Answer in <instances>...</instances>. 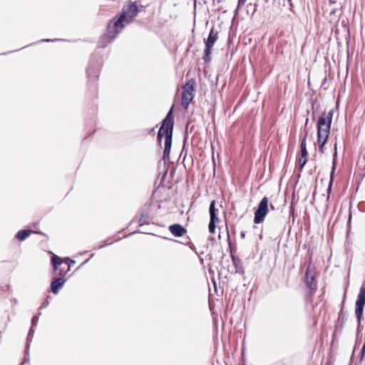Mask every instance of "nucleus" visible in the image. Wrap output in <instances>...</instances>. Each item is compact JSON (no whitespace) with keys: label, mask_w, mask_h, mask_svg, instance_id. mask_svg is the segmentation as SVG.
<instances>
[{"label":"nucleus","mask_w":365,"mask_h":365,"mask_svg":"<svg viewBox=\"0 0 365 365\" xmlns=\"http://www.w3.org/2000/svg\"><path fill=\"white\" fill-rule=\"evenodd\" d=\"M294 213V208L292 207V205L290 206V214H293Z\"/></svg>","instance_id":"29"},{"label":"nucleus","mask_w":365,"mask_h":365,"mask_svg":"<svg viewBox=\"0 0 365 365\" xmlns=\"http://www.w3.org/2000/svg\"><path fill=\"white\" fill-rule=\"evenodd\" d=\"M231 258H232L233 265L235 266V272L236 273H243L244 272L243 268L242 267V266H240L239 264L237 257H236L233 255H231Z\"/></svg>","instance_id":"16"},{"label":"nucleus","mask_w":365,"mask_h":365,"mask_svg":"<svg viewBox=\"0 0 365 365\" xmlns=\"http://www.w3.org/2000/svg\"><path fill=\"white\" fill-rule=\"evenodd\" d=\"M56 39H54V41H56ZM42 41H46V42H49V41H53V40H51V39H43Z\"/></svg>","instance_id":"28"},{"label":"nucleus","mask_w":365,"mask_h":365,"mask_svg":"<svg viewBox=\"0 0 365 365\" xmlns=\"http://www.w3.org/2000/svg\"><path fill=\"white\" fill-rule=\"evenodd\" d=\"M140 11L136 1L130 2L128 5L123 6L121 12L118 16L120 21H122L125 25L129 24L133 19L138 16Z\"/></svg>","instance_id":"4"},{"label":"nucleus","mask_w":365,"mask_h":365,"mask_svg":"<svg viewBox=\"0 0 365 365\" xmlns=\"http://www.w3.org/2000/svg\"><path fill=\"white\" fill-rule=\"evenodd\" d=\"M345 298H346V292L344 294V297H343V300H342V302H341V310H340L339 317H341L342 315V314H343V309H344Z\"/></svg>","instance_id":"23"},{"label":"nucleus","mask_w":365,"mask_h":365,"mask_svg":"<svg viewBox=\"0 0 365 365\" xmlns=\"http://www.w3.org/2000/svg\"><path fill=\"white\" fill-rule=\"evenodd\" d=\"M65 282L66 279L63 277L56 278L51 284V292L55 294H58Z\"/></svg>","instance_id":"12"},{"label":"nucleus","mask_w":365,"mask_h":365,"mask_svg":"<svg viewBox=\"0 0 365 365\" xmlns=\"http://www.w3.org/2000/svg\"><path fill=\"white\" fill-rule=\"evenodd\" d=\"M69 258H65L64 260L53 255L51 258V262L55 271H58V274L63 277L70 271L71 265L69 264Z\"/></svg>","instance_id":"6"},{"label":"nucleus","mask_w":365,"mask_h":365,"mask_svg":"<svg viewBox=\"0 0 365 365\" xmlns=\"http://www.w3.org/2000/svg\"><path fill=\"white\" fill-rule=\"evenodd\" d=\"M351 213L350 212L349 215L348 225H349L351 223Z\"/></svg>","instance_id":"26"},{"label":"nucleus","mask_w":365,"mask_h":365,"mask_svg":"<svg viewBox=\"0 0 365 365\" xmlns=\"http://www.w3.org/2000/svg\"><path fill=\"white\" fill-rule=\"evenodd\" d=\"M217 220V219H212V218H210V220L208 228H209L210 232H211V233H215V227H216L215 222Z\"/></svg>","instance_id":"19"},{"label":"nucleus","mask_w":365,"mask_h":365,"mask_svg":"<svg viewBox=\"0 0 365 365\" xmlns=\"http://www.w3.org/2000/svg\"><path fill=\"white\" fill-rule=\"evenodd\" d=\"M104 246H105V245H101V246H99V248H102V247H103Z\"/></svg>","instance_id":"35"},{"label":"nucleus","mask_w":365,"mask_h":365,"mask_svg":"<svg viewBox=\"0 0 365 365\" xmlns=\"http://www.w3.org/2000/svg\"><path fill=\"white\" fill-rule=\"evenodd\" d=\"M269 211V200L267 197H264L259 202L257 210L255 212L254 222L259 224L264 220V218Z\"/></svg>","instance_id":"7"},{"label":"nucleus","mask_w":365,"mask_h":365,"mask_svg":"<svg viewBox=\"0 0 365 365\" xmlns=\"http://www.w3.org/2000/svg\"><path fill=\"white\" fill-rule=\"evenodd\" d=\"M209 212H210V218H212V219H217V210L215 208V200H212L210 205V208H209Z\"/></svg>","instance_id":"17"},{"label":"nucleus","mask_w":365,"mask_h":365,"mask_svg":"<svg viewBox=\"0 0 365 365\" xmlns=\"http://www.w3.org/2000/svg\"><path fill=\"white\" fill-rule=\"evenodd\" d=\"M334 111L330 110L327 113H322L317 121V143L319 151L324 153V146L327 143L330 133Z\"/></svg>","instance_id":"2"},{"label":"nucleus","mask_w":365,"mask_h":365,"mask_svg":"<svg viewBox=\"0 0 365 365\" xmlns=\"http://www.w3.org/2000/svg\"><path fill=\"white\" fill-rule=\"evenodd\" d=\"M26 362V359H24V361L21 364V365H24Z\"/></svg>","instance_id":"36"},{"label":"nucleus","mask_w":365,"mask_h":365,"mask_svg":"<svg viewBox=\"0 0 365 365\" xmlns=\"http://www.w3.org/2000/svg\"><path fill=\"white\" fill-rule=\"evenodd\" d=\"M336 12V11L335 9H334L333 11H331L330 12V16H331L334 15Z\"/></svg>","instance_id":"27"},{"label":"nucleus","mask_w":365,"mask_h":365,"mask_svg":"<svg viewBox=\"0 0 365 365\" xmlns=\"http://www.w3.org/2000/svg\"><path fill=\"white\" fill-rule=\"evenodd\" d=\"M240 236L242 238H245V233L244 232H242L241 234H240Z\"/></svg>","instance_id":"30"},{"label":"nucleus","mask_w":365,"mask_h":365,"mask_svg":"<svg viewBox=\"0 0 365 365\" xmlns=\"http://www.w3.org/2000/svg\"><path fill=\"white\" fill-rule=\"evenodd\" d=\"M270 208H271L272 210H274V207L272 204L270 205Z\"/></svg>","instance_id":"33"},{"label":"nucleus","mask_w":365,"mask_h":365,"mask_svg":"<svg viewBox=\"0 0 365 365\" xmlns=\"http://www.w3.org/2000/svg\"><path fill=\"white\" fill-rule=\"evenodd\" d=\"M125 26V24L122 21H120L118 16L113 18L107 26L106 31L103 36V41L104 43H103L101 47H106L108 43L115 39Z\"/></svg>","instance_id":"3"},{"label":"nucleus","mask_w":365,"mask_h":365,"mask_svg":"<svg viewBox=\"0 0 365 365\" xmlns=\"http://www.w3.org/2000/svg\"><path fill=\"white\" fill-rule=\"evenodd\" d=\"M195 86V81L193 78L190 79L185 85L182 86V93L181 104L182 106L187 109L194 98V91Z\"/></svg>","instance_id":"5"},{"label":"nucleus","mask_w":365,"mask_h":365,"mask_svg":"<svg viewBox=\"0 0 365 365\" xmlns=\"http://www.w3.org/2000/svg\"><path fill=\"white\" fill-rule=\"evenodd\" d=\"M335 170H336V162L334 160L333 163H332L331 171L330 173V180H329V185H328V188H327V194H328L327 200H329V195H330V193L331 191V187H332L333 182H334V175Z\"/></svg>","instance_id":"13"},{"label":"nucleus","mask_w":365,"mask_h":365,"mask_svg":"<svg viewBox=\"0 0 365 365\" xmlns=\"http://www.w3.org/2000/svg\"><path fill=\"white\" fill-rule=\"evenodd\" d=\"M307 162V157H302L299 159V170H302Z\"/></svg>","instance_id":"21"},{"label":"nucleus","mask_w":365,"mask_h":365,"mask_svg":"<svg viewBox=\"0 0 365 365\" xmlns=\"http://www.w3.org/2000/svg\"><path fill=\"white\" fill-rule=\"evenodd\" d=\"M34 332V328L31 327L29 331L28 335H27L26 353H27V351H28V349L29 348V344H30V342L31 341V340L33 339Z\"/></svg>","instance_id":"18"},{"label":"nucleus","mask_w":365,"mask_h":365,"mask_svg":"<svg viewBox=\"0 0 365 365\" xmlns=\"http://www.w3.org/2000/svg\"><path fill=\"white\" fill-rule=\"evenodd\" d=\"M305 283L306 285L312 290H316L317 282L314 278V272L311 269L310 266L307 268L305 274Z\"/></svg>","instance_id":"10"},{"label":"nucleus","mask_w":365,"mask_h":365,"mask_svg":"<svg viewBox=\"0 0 365 365\" xmlns=\"http://www.w3.org/2000/svg\"><path fill=\"white\" fill-rule=\"evenodd\" d=\"M49 304L48 299L41 305L40 309L46 308Z\"/></svg>","instance_id":"25"},{"label":"nucleus","mask_w":365,"mask_h":365,"mask_svg":"<svg viewBox=\"0 0 365 365\" xmlns=\"http://www.w3.org/2000/svg\"><path fill=\"white\" fill-rule=\"evenodd\" d=\"M308 121H309V119H308V118H307V119H306V122H305V126L307 125Z\"/></svg>","instance_id":"32"},{"label":"nucleus","mask_w":365,"mask_h":365,"mask_svg":"<svg viewBox=\"0 0 365 365\" xmlns=\"http://www.w3.org/2000/svg\"><path fill=\"white\" fill-rule=\"evenodd\" d=\"M31 231L29 230H22L16 234V237L19 240H24L31 234Z\"/></svg>","instance_id":"15"},{"label":"nucleus","mask_w":365,"mask_h":365,"mask_svg":"<svg viewBox=\"0 0 365 365\" xmlns=\"http://www.w3.org/2000/svg\"><path fill=\"white\" fill-rule=\"evenodd\" d=\"M290 6H292V0H287Z\"/></svg>","instance_id":"31"},{"label":"nucleus","mask_w":365,"mask_h":365,"mask_svg":"<svg viewBox=\"0 0 365 365\" xmlns=\"http://www.w3.org/2000/svg\"><path fill=\"white\" fill-rule=\"evenodd\" d=\"M246 1L247 0H238L237 8L242 6L245 4Z\"/></svg>","instance_id":"24"},{"label":"nucleus","mask_w":365,"mask_h":365,"mask_svg":"<svg viewBox=\"0 0 365 365\" xmlns=\"http://www.w3.org/2000/svg\"><path fill=\"white\" fill-rule=\"evenodd\" d=\"M312 118H313V120H314V119H315V118H314V111H313V113H312Z\"/></svg>","instance_id":"34"},{"label":"nucleus","mask_w":365,"mask_h":365,"mask_svg":"<svg viewBox=\"0 0 365 365\" xmlns=\"http://www.w3.org/2000/svg\"><path fill=\"white\" fill-rule=\"evenodd\" d=\"M149 221H150V216H149L148 213L146 215H145L144 214L141 215L140 220H139L140 225L147 224V223L148 224Z\"/></svg>","instance_id":"20"},{"label":"nucleus","mask_w":365,"mask_h":365,"mask_svg":"<svg viewBox=\"0 0 365 365\" xmlns=\"http://www.w3.org/2000/svg\"><path fill=\"white\" fill-rule=\"evenodd\" d=\"M38 316H34L31 319V327L34 328V326H36L38 323Z\"/></svg>","instance_id":"22"},{"label":"nucleus","mask_w":365,"mask_h":365,"mask_svg":"<svg viewBox=\"0 0 365 365\" xmlns=\"http://www.w3.org/2000/svg\"><path fill=\"white\" fill-rule=\"evenodd\" d=\"M172 108L170 110L166 117L163 120L162 125L158 133V141L160 145L163 138H165L164 150L163 160L166 164L170 161V149L172 146L173 131L174 120L172 115Z\"/></svg>","instance_id":"1"},{"label":"nucleus","mask_w":365,"mask_h":365,"mask_svg":"<svg viewBox=\"0 0 365 365\" xmlns=\"http://www.w3.org/2000/svg\"><path fill=\"white\" fill-rule=\"evenodd\" d=\"M169 231L175 237H182L187 233V230L180 224H173L169 226Z\"/></svg>","instance_id":"11"},{"label":"nucleus","mask_w":365,"mask_h":365,"mask_svg":"<svg viewBox=\"0 0 365 365\" xmlns=\"http://www.w3.org/2000/svg\"><path fill=\"white\" fill-rule=\"evenodd\" d=\"M101 62L98 60H92L88 66V68L87 69L88 77L91 80H96L98 78L100 69H101Z\"/></svg>","instance_id":"9"},{"label":"nucleus","mask_w":365,"mask_h":365,"mask_svg":"<svg viewBox=\"0 0 365 365\" xmlns=\"http://www.w3.org/2000/svg\"><path fill=\"white\" fill-rule=\"evenodd\" d=\"M217 38V31H215L214 28H212L209 33L208 38L205 41V48L204 50L203 56V59L205 62H209L210 61V53L212 48L214 46Z\"/></svg>","instance_id":"8"},{"label":"nucleus","mask_w":365,"mask_h":365,"mask_svg":"<svg viewBox=\"0 0 365 365\" xmlns=\"http://www.w3.org/2000/svg\"><path fill=\"white\" fill-rule=\"evenodd\" d=\"M307 133H305L304 136L301 140L300 143V153L302 157H307L308 156V152L306 147V140H307Z\"/></svg>","instance_id":"14"}]
</instances>
